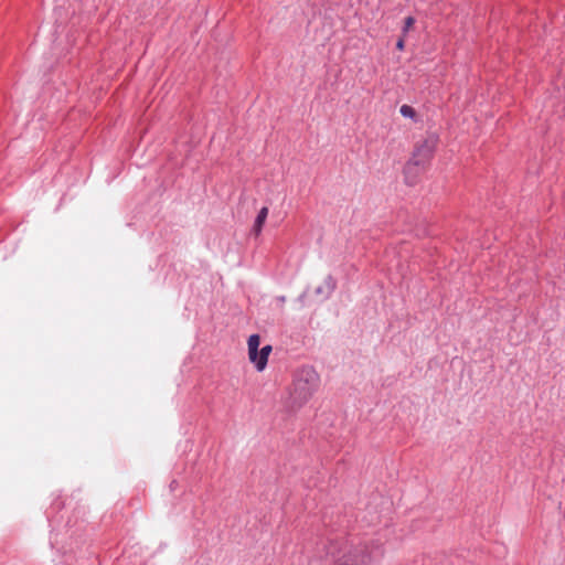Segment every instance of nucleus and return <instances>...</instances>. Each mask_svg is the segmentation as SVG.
<instances>
[{
    "mask_svg": "<svg viewBox=\"0 0 565 565\" xmlns=\"http://www.w3.org/2000/svg\"><path fill=\"white\" fill-rule=\"evenodd\" d=\"M267 216H268V207L264 206L259 210V212L255 218L254 225H253V232L255 233V235H259L262 233V230L267 220Z\"/></svg>",
    "mask_w": 565,
    "mask_h": 565,
    "instance_id": "39448f33",
    "label": "nucleus"
},
{
    "mask_svg": "<svg viewBox=\"0 0 565 565\" xmlns=\"http://www.w3.org/2000/svg\"><path fill=\"white\" fill-rule=\"evenodd\" d=\"M437 143L438 138L435 135H430L415 146L413 154L406 163V173L408 178H412V169H418V167L427 168L434 156Z\"/></svg>",
    "mask_w": 565,
    "mask_h": 565,
    "instance_id": "7ed1b4c3",
    "label": "nucleus"
},
{
    "mask_svg": "<svg viewBox=\"0 0 565 565\" xmlns=\"http://www.w3.org/2000/svg\"><path fill=\"white\" fill-rule=\"evenodd\" d=\"M271 350V345L267 344L256 352L255 359H249L258 372L265 370Z\"/></svg>",
    "mask_w": 565,
    "mask_h": 565,
    "instance_id": "20e7f679",
    "label": "nucleus"
},
{
    "mask_svg": "<svg viewBox=\"0 0 565 565\" xmlns=\"http://www.w3.org/2000/svg\"><path fill=\"white\" fill-rule=\"evenodd\" d=\"M399 113L403 117L409 118L414 121H417V119H418L416 110L409 105H406V104L402 105L399 107Z\"/></svg>",
    "mask_w": 565,
    "mask_h": 565,
    "instance_id": "1a4fd4ad",
    "label": "nucleus"
},
{
    "mask_svg": "<svg viewBox=\"0 0 565 565\" xmlns=\"http://www.w3.org/2000/svg\"><path fill=\"white\" fill-rule=\"evenodd\" d=\"M385 554V547L381 540L371 539L350 550L335 565H374Z\"/></svg>",
    "mask_w": 565,
    "mask_h": 565,
    "instance_id": "f257e3e1",
    "label": "nucleus"
},
{
    "mask_svg": "<svg viewBox=\"0 0 565 565\" xmlns=\"http://www.w3.org/2000/svg\"><path fill=\"white\" fill-rule=\"evenodd\" d=\"M396 47L398 50H403L404 49V40L403 39H399L396 43Z\"/></svg>",
    "mask_w": 565,
    "mask_h": 565,
    "instance_id": "9b49d317",
    "label": "nucleus"
},
{
    "mask_svg": "<svg viewBox=\"0 0 565 565\" xmlns=\"http://www.w3.org/2000/svg\"><path fill=\"white\" fill-rule=\"evenodd\" d=\"M335 289V281L331 276H328L324 279L323 286H320L316 289V294L321 295L326 291V297H328Z\"/></svg>",
    "mask_w": 565,
    "mask_h": 565,
    "instance_id": "0eeeda50",
    "label": "nucleus"
},
{
    "mask_svg": "<svg viewBox=\"0 0 565 565\" xmlns=\"http://www.w3.org/2000/svg\"><path fill=\"white\" fill-rule=\"evenodd\" d=\"M425 171V168L424 167H418V169H412V174L411 177L412 178H408L407 173H406V167L404 168V175H405V181L407 184L409 185H414L417 183L418 181V178L420 174H423Z\"/></svg>",
    "mask_w": 565,
    "mask_h": 565,
    "instance_id": "6e6552de",
    "label": "nucleus"
},
{
    "mask_svg": "<svg viewBox=\"0 0 565 565\" xmlns=\"http://www.w3.org/2000/svg\"><path fill=\"white\" fill-rule=\"evenodd\" d=\"M260 337L258 334H252L248 338V358L255 359L256 352L259 350Z\"/></svg>",
    "mask_w": 565,
    "mask_h": 565,
    "instance_id": "423d86ee",
    "label": "nucleus"
},
{
    "mask_svg": "<svg viewBox=\"0 0 565 565\" xmlns=\"http://www.w3.org/2000/svg\"><path fill=\"white\" fill-rule=\"evenodd\" d=\"M415 19L413 17H407L404 22V32H407L414 24Z\"/></svg>",
    "mask_w": 565,
    "mask_h": 565,
    "instance_id": "9d476101",
    "label": "nucleus"
},
{
    "mask_svg": "<svg viewBox=\"0 0 565 565\" xmlns=\"http://www.w3.org/2000/svg\"><path fill=\"white\" fill-rule=\"evenodd\" d=\"M320 376L312 366L301 367L295 376L290 392L291 404L296 407L305 405L317 392Z\"/></svg>",
    "mask_w": 565,
    "mask_h": 565,
    "instance_id": "f03ea898",
    "label": "nucleus"
}]
</instances>
